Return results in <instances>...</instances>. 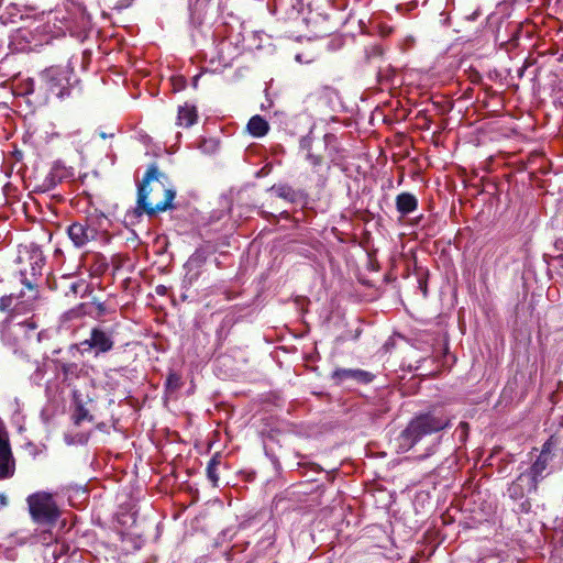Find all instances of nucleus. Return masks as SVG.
Segmentation results:
<instances>
[{
  "instance_id": "obj_1",
  "label": "nucleus",
  "mask_w": 563,
  "mask_h": 563,
  "mask_svg": "<svg viewBox=\"0 0 563 563\" xmlns=\"http://www.w3.org/2000/svg\"><path fill=\"white\" fill-rule=\"evenodd\" d=\"M450 422V417L441 409H432L416 416L396 438L395 445L397 452H408L427 437L446 429Z\"/></svg>"
},
{
  "instance_id": "obj_2",
  "label": "nucleus",
  "mask_w": 563,
  "mask_h": 563,
  "mask_svg": "<svg viewBox=\"0 0 563 563\" xmlns=\"http://www.w3.org/2000/svg\"><path fill=\"white\" fill-rule=\"evenodd\" d=\"M176 191L168 176L155 164L146 169L143 176V212L153 216L173 207Z\"/></svg>"
},
{
  "instance_id": "obj_3",
  "label": "nucleus",
  "mask_w": 563,
  "mask_h": 563,
  "mask_svg": "<svg viewBox=\"0 0 563 563\" xmlns=\"http://www.w3.org/2000/svg\"><path fill=\"white\" fill-rule=\"evenodd\" d=\"M558 440L550 437L542 445L540 452L531 459V465L522 471L529 478V487L538 488L539 483L552 473V462L555 456Z\"/></svg>"
},
{
  "instance_id": "obj_4",
  "label": "nucleus",
  "mask_w": 563,
  "mask_h": 563,
  "mask_svg": "<svg viewBox=\"0 0 563 563\" xmlns=\"http://www.w3.org/2000/svg\"><path fill=\"white\" fill-rule=\"evenodd\" d=\"M32 519L40 525L54 526L59 518V509L52 494L37 492L26 498Z\"/></svg>"
},
{
  "instance_id": "obj_5",
  "label": "nucleus",
  "mask_w": 563,
  "mask_h": 563,
  "mask_svg": "<svg viewBox=\"0 0 563 563\" xmlns=\"http://www.w3.org/2000/svg\"><path fill=\"white\" fill-rule=\"evenodd\" d=\"M36 325L29 319L20 320L16 316H10L1 330L2 341L5 344L22 345L34 333Z\"/></svg>"
},
{
  "instance_id": "obj_6",
  "label": "nucleus",
  "mask_w": 563,
  "mask_h": 563,
  "mask_svg": "<svg viewBox=\"0 0 563 563\" xmlns=\"http://www.w3.org/2000/svg\"><path fill=\"white\" fill-rule=\"evenodd\" d=\"M335 140V135L331 133H327L322 139H318L310 132L300 139L299 147L305 152V158L313 167H318L323 164L328 146Z\"/></svg>"
},
{
  "instance_id": "obj_7",
  "label": "nucleus",
  "mask_w": 563,
  "mask_h": 563,
  "mask_svg": "<svg viewBox=\"0 0 563 563\" xmlns=\"http://www.w3.org/2000/svg\"><path fill=\"white\" fill-rule=\"evenodd\" d=\"M73 71L68 67L52 66L42 71L41 78L46 89L58 98L69 95Z\"/></svg>"
},
{
  "instance_id": "obj_8",
  "label": "nucleus",
  "mask_w": 563,
  "mask_h": 563,
  "mask_svg": "<svg viewBox=\"0 0 563 563\" xmlns=\"http://www.w3.org/2000/svg\"><path fill=\"white\" fill-rule=\"evenodd\" d=\"M15 470L8 431L0 422V481L13 476Z\"/></svg>"
},
{
  "instance_id": "obj_9",
  "label": "nucleus",
  "mask_w": 563,
  "mask_h": 563,
  "mask_svg": "<svg viewBox=\"0 0 563 563\" xmlns=\"http://www.w3.org/2000/svg\"><path fill=\"white\" fill-rule=\"evenodd\" d=\"M332 379L336 385H342L346 380H355L361 384H368L374 379V375L360 368H338L332 373Z\"/></svg>"
},
{
  "instance_id": "obj_10",
  "label": "nucleus",
  "mask_w": 563,
  "mask_h": 563,
  "mask_svg": "<svg viewBox=\"0 0 563 563\" xmlns=\"http://www.w3.org/2000/svg\"><path fill=\"white\" fill-rule=\"evenodd\" d=\"M97 232L87 223L75 222L68 228V235L77 247H81L95 239Z\"/></svg>"
},
{
  "instance_id": "obj_11",
  "label": "nucleus",
  "mask_w": 563,
  "mask_h": 563,
  "mask_svg": "<svg viewBox=\"0 0 563 563\" xmlns=\"http://www.w3.org/2000/svg\"><path fill=\"white\" fill-rule=\"evenodd\" d=\"M86 344L98 353H106L113 347V340L106 331L95 328L91 330L90 338L82 342V345Z\"/></svg>"
},
{
  "instance_id": "obj_12",
  "label": "nucleus",
  "mask_w": 563,
  "mask_h": 563,
  "mask_svg": "<svg viewBox=\"0 0 563 563\" xmlns=\"http://www.w3.org/2000/svg\"><path fill=\"white\" fill-rule=\"evenodd\" d=\"M136 185V203L135 207L131 210H128L123 217V224L132 234L133 240L137 239V232L135 227L141 221V183L139 180L135 181Z\"/></svg>"
},
{
  "instance_id": "obj_13",
  "label": "nucleus",
  "mask_w": 563,
  "mask_h": 563,
  "mask_svg": "<svg viewBox=\"0 0 563 563\" xmlns=\"http://www.w3.org/2000/svg\"><path fill=\"white\" fill-rule=\"evenodd\" d=\"M529 478L521 472L517 478L508 486L507 493L514 500L521 499L526 494H536L538 488H530Z\"/></svg>"
},
{
  "instance_id": "obj_14",
  "label": "nucleus",
  "mask_w": 563,
  "mask_h": 563,
  "mask_svg": "<svg viewBox=\"0 0 563 563\" xmlns=\"http://www.w3.org/2000/svg\"><path fill=\"white\" fill-rule=\"evenodd\" d=\"M396 208L401 216H407L418 208V200L410 192H401L396 197Z\"/></svg>"
},
{
  "instance_id": "obj_15",
  "label": "nucleus",
  "mask_w": 563,
  "mask_h": 563,
  "mask_svg": "<svg viewBox=\"0 0 563 563\" xmlns=\"http://www.w3.org/2000/svg\"><path fill=\"white\" fill-rule=\"evenodd\" d=\"M268 130V122L258 114L252 117L247 123V131L254 137H262L266 135Z\"/></svg>"
},
{
  "instance_id": "obj_16",
  "label": "nucleus",
  "mask_w": 563,
  "mask_h": 563,
  "mask_svg": "<svg viewBox=\"0 0 563 563\" xmlns=\"http://www.w3.org/2000/svg\"><path fill=\"white\" fill-rule=\"evenodd\" d=\"M198 114L195 106L186 103L179 107L178 110V123L181 126L189 128L197 122Z\"/></svg>"
},
{
  "instance_id": "obj_17",
  "label": "nucleus",
  "mask_w": 563,
  "mask_h": 563,
  "mask_svg": "<svg viewBox=\"0 0 563 563\" xmlns=\"http://www.w3.org/2000/svg\"><path fill=\"white\" fill-rule=\"evenodd\" d=\"M222 457L219 453H216L210 461L208 462L206 472L207 477L211 482L213 487L219 486V479H220V466Z\"/></svg>"
},
{
  "instance_id": "obj_18",
  "label": "nucleus",
  "mask_w": 563,
  "mask_h": 563,
  "mask_svg": "<svg viewBox=\"0 0 563 563\" xmlns=\"http://www.w3.org/2000/svg\"><path fill=\"white\" fill-rule=\"evenodd\" d=\"M278 198L294 202L297 199V192L288 185H275L271 189Z\"/></svg>"
},
{
  "instance_id": "obj_19",
  "label": "nucleus",
  "mask_w": 563,
  "mask_h": 563,
  "mask_svg": "<svg viewBox=\"0 0 563 563\" xmlns=\"http://www.w3.org/2000/svg\"><path fill=\"white\" fill-rule=\"evenodd\" d=\"M118 521L126 531H130L132 528L136 527L137 514L131 511H121L118 516Z\"/></svg>"
},
{
  "instance_id": "obj_20",
  "label": "nucleus",
  "mask_w": 563,
  "mask_h": 563,
  "mask_svg": "<svg viewBox=\"0 0 563 563\" xmlns=\"http://www.w3.org/2000/svg\"><path fill=\"white\" fill-rule=\"evenodd\" d=\"M383 48L378 45H372L365 51V56L368 63L376 64L378 62L377 68L378 74H380L382 66L379 63L383 60Z\"/></svg>"
},
{
  "instance_id": "obj_21",
  "label": "nucleus",
  "mask_w": 563,
  "mask_h": 563,
  "mask_svg": "<svg viewBox=\"0 0 563 563\" xmlns=\"http://www.w3.org/2000/svg\"><path fill=\"white\" fill-rule=\"evenodd\" d=\"M30 261L32 275H41L42 267L45 263V257L43 256L42 252L38 250L32 251Z\"/></svg>"
},
{
  "instance_id": "obj_22",
  "label": "nucleus",
  "mask_w": 563,
  "mask_h": 563,
  "mask_svg": "<svg viewBox=\"0 0 563 563\" xmlns=\"http://www.w3.org/2000/svg\"><path fill=\"white\" fill-rule=\"evenodd\" d=\"M181 386V377L180 375H178L177 373H169V375L167 376V379H166V388L169 390V391H176L180 388Z\"/></svg>"
},
{
  "instance_id": "obj_23",
  "label": "nucleus",
  "mask_w": 563,
  "mask_h": 563,
  "mask_svg": "<svg viewBox=\"0 0 563 563\" xmlns=\"http://www.w3.org/2000/svg\"><path fill=\"white\" fill-rule=\"evenodd\" d=\"M14 299L13 295L2 296L0 298V311H8L12 307Z\"/></svg>"
},
{
  "instance_id": "obj_24",
  "label": "nucleus",
  "mask_w": 563,
  "mask_h": 563,
  "mask_svg": "<svg viewBox=\"0 0 563 563\" xmlns=\"http://www.w3.org/2000/svg\"><path fill=\"white\" fill-rule=\"evenodd\" d=\"M88 417V412L84 408H78L77 412L74 415L75 424H80V422Z\"/></svg>"
},
{
  "instance_id": "obj_25",
  "label": "nucleus",
  "mask_w": 563,
  "mask_h": 563,
  "mask_svg": "<svg viewBox=\"0 0 563 563\" xmlns=\"http://www.w3.org/2000/svg\"><path fill=\"white\" fill-rule=\"evenodd\" d=\"M80 316H81V307H78V308H75V309H71V310H69V311L65 312V313L63 314V318H64L65 320H70V319H73V318H78V317H80Z\"/></svg>"
},
{
  "instance_id": "obj_26",
  "label": "nucleus",
  "mask_w": 563,
  "mask_h": 563,
  "mask_svg": "<svg viewBox=\"0 0 563 563\" xmlns=\"http://www.w3.org/2000/svg\"><path fill=\"white\" fill-rule=\"evenodd\" d=\"M25 285H26V287H27V288L33 292V294H32V296H30V298H29V299H30V300H34V299H36V297H37V291L34 289L33 285H32L30 282L25 283Z\"/></svg>"
},
{
  "instance_id": "obj_27",
  "label": "nucleus",
  "mask_w": 563,
  "mask_h": 563,
  "mask_svg": "<svg viewBox=\"0 0 563 563\" xmlns=\"http://www.w3.org/2000/svg\"><path fill=\"white\" fill-rule=\"evenodd\" d=\"M184 85L185 84H184V79L183 78H175L174 79V87H175V89L180 90V89L184 88Z\"/></svg>"
},
{
  "instance_id": "obj_28",
  "label": "nucleus",
  "mask_w": 563,
  "mask_h": 563,
  "mask_svg": "<svg viewBox=\"0 0 563 563\" xmlns=\"http://www.w3.org/2000/svg\"><path fill=\"white\" fill-rule=\"evenodd\" d=\"M435 445H437V444H435V443H433L432 445L428 446V448H427L426 453H424V454H422V455H421V457H422V459H424V457H428V456H430L431 454H433V453H434V450H435Z\"/></svg>"
},
{
  "instance_id": "obj_29",
  "label": "nucleus",
  "mask_w": 563,
  "mask_h": 563,
  "mask_svg": "<svg viewBox=\"0 0 563 563\" xmlns=\"http://www.w3.org/2000/svg\"><path fill=\"white\" fill-rule=\"evenodd\" d=\"M8 505V498L3 493H0V507H4Z\"/></svg>"
},
{
  "instance_id": "obj_30",
  "label": "nucleus",
  "mask_w": 563,
  "mask_h": 563,
  "mask_svg": "<svg viewBox=\"0 0 563 563\" xmlns=\"http://www.w3.org/2000/svg\"><path fill=\"white\" fill-rule=\"evenodd\" d=\"M26 449L29 450V452H30L33 456H35V455H36L37 450H36V448H35L33 444H27Z\"/></svg>"
},
{
  "instance_id": "obj_31",
  "label": "nucleus",
  "mask_w": 563,
  "mask_h": 563,
  "mask_svg": "<svg viewBox=\"0 0 563 563\" xmlns=\"http://www.w3.org/2000/svg\"><path fill=\"white\" fill-rule=\"evenodd\" d=\"M114 133H106V132H99V136L101 139H107V137H113Z\"/></svg>"
},
{
  "instance_id": "obj_32",
  "label": "nucleus",
  "mask_w": 563,
  "mask_h": 563,
  "mask_svg": "<svg viewBox=\"0 0 563 563\" xmlns=\"http://www.w3.org/2000/svg\"><path fill=\"white\" fill-rule=\"evenodd\" d=\"M51 540H52V536L51 534H48V536L44 534V538H43V542L44 543H49Z\"/></svg>"
},
{
  "instance_id": "obj_33",
  "label": "nucleus",
  "mask_w": 563,
  "mask_h": 563,
  "mask_svg": "<svg viewBox=\"0 0 563 563\" xmlns=\"http://www.w3.org/2000/svg\"><path fill=\"white\" fill-rule=\"evenodd\" d=\"M148 139H150L148 136H146V135H143V137H142V141H143V145H144V144H146V142H147V140H148Z\"/></svg>"
},
{
  "instance_id": "obj_34",
  "label": "nucleus",
  "mask_w": 563,
  "mask_h": 563,
  "mask_svg": "<svg viewBox=\"0 0 563 563\" xmlns=\"http://www.w3.org/2000/svg\"><path fill=\"white\" fill-rule=\"evenodd\" d=\"M67 369H68V365H63V371L67 372Z\"/></svg>"
},
{
  "instance_id": "obj_35",
  "label": "nucleus",
  "mask_w": 563,
  "mask_h": 563,
  "mask_svg": "<svg viewBox=\"0 0 563 563\" xmlns=\"http://www.w3.org/2000/svg\"><path fill=\"white\" fill-rule=\"evenodd\" d=\"M148 92H150L151 96H155V91L154 90L148 89Z\"/></svg>"
},
{
  "instance_id": "obj_36",
  "label": "nucleus",
  "mask_w": 563,
  "mask_h": 563,
  "mask_svg": "<svg viewBox=\"0 0 563 563\" xmlns=\"http://www.w3.org/2000/svg\"><path fill=\"white\" fill-rule=\"evenodd\" d=\"M142 76H143V78H144L145 76H147V74L145 73V70H144V69H143Z\"/></svg>"
}]
</instances>
